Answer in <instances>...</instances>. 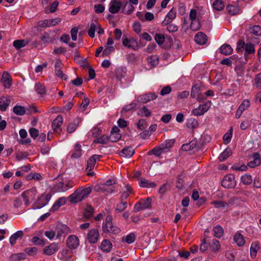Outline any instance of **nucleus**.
Instances as JSON below:
<instances>
[{
    "label": "nucleus",
    "instance_id": "1",
    "mask_svg": "<svg viewBox=\"0 0 261 261\" xmlns=\"http://www.w3.org/2000/svg\"><path fill=\"white\" fill-rule=\"evenodd\" d=\"M91 191L92 189L90 186L81 187L69 196V200L71 203H77L87 198Z\"/></svg>",
    "mask_w": 261,
    "mask_h": 261
},
{
    "label": "nucleus",
    "instance_id": "2",
    "mask_svg": "<svg viewBox=\"0 0 261 261\" xmlns=\"http://www.w3.org/2000/svg\"><path fill=\"white\" fill-rule=\"evenodd\" d=\"M68 229L66 225L59 224L56 227H52L45 231L44 235L50 240L54 238L58 239L63 234L67 233Z\"/></svg>",
    "mask_w": 261,
    "mask_h": 261
},
{
    "label": "nucleus",
    "instance_id": "3",
    "mask_svg": "<svg viewBox=\"0 0 261 261\" xmlns=\"http://www.w3.org/2000/svg\"><path fill=\"white\" fill-rule=\"evenodd\" d=\"M236 50L238 53L245 50L244 58L246 61L250 58V55H254L255 51L254 45L252 43H246L244 41L240 40L237 42Z\"/></svg>",
    "mask_w": 261,
    "mask_h": 261
},
{
    "label": "nucleus",
    "instance_id": "4",
    "mask_svg": "<svg viewBox=\"0 0 261 261\" xmlns=\"http://www.w3.org/2000/svg\"><path fill=\"white\" fill-rule=\"evenodd\" d=\"M112 216L108 215L107 216L105 222L102 225L103 229L105 231H107L114 234H117L120 232V229L116 226H113L112 224Z\"/></svg>",
    "mask_w": 261,
    "mask_h": 261
},
{
    "label": "nucleus",
    "instance_id": "5",
    "mask_svg": "<svg viewBox=\"0 0 261 261\" xmlns=\"http://www.w3.org/2000/svg\"><path fill=\"white\" fill-rule=\"evenodd\" d=\"M37 191L32 189L23 192L21 194L25 206H28L33 201L36 196Z\"/></svg>",
    "mask_w": 261,
    "mask_h": 261
},
{
    "label": "nucleus",
    "instance_id": "6",
    "mask_svg": "<svg viewBox=\"0 0 261 261\" xmlns=\"http://www.w3.org/2000/svg\"><path fill=\"white\" fill-rule=\"evenodd\" d=\"M116 184L115 179H109L107 180L104 185H97L95 187V190L99 191L100 190L106 191L110 193H113L115 190V187L113 185Z\"/></svg>",
    "mask_w": 261,
    "mask_h": 261
},
{
    "label": "nucleus",
    "instance_id": "7",
    "mask_svg": "<svg viewBox=\"0 0 261 261\" xmlns=\"http://www.w3.org/2000/svg\"><path fill=\"white\" fill-rule=\"evenodd\" d=\"M212 106V102L211 101H207L194 109L192 113L196 116H200L204 115L210 108Z\"/></svg>",
    "mask_w": 261,
    "mask_h": 261
},
{
    "label": "nucleus",
    "instance_id": "8",
    "mask_svg": "<svg viewBox=\"0 0 261 261\" xmlns=\"http://www.w3.org/2000/svg\"><path fill=\"white\" fill-rule=\"evenodd\" d=\"M50 199V196L48 194L41 195L33 205L34 209H39L45 206Z\"/></svg>",
    "mask_w": 261,
    "mask_h": 261
},
{
    "label": "nucleus",
    "instance_id": "9",
    "mask_svg": "<svg viewBox=\"0 0 261 261\" xmlns=\"http://www.w3.org/2000/svg\"><path fill=\"white\" fill-rule=\"evenodd\" d=\"M222 186L225 188H233L236 186V181L234 176L233 174H228L225 175L222 181Z\"/></svg>",
    "mask_w": 261,
    "mask_h": 261
},
{
    "label": "nucleus",
    "instance_id": "10",
    "mask_svg": "<svg viewBox=\"0 0 261 261\" xmlns=\"http://www.w3.org/2000/svg\"><path fill=\"white\" fill-rule=\"evenodd\" d=\"M73 186L71 181H66L65 182H58L54 186V190L57 192H64Z\"/></svg>",
    "mask_w": 261,
    "mask_h": 261
},
{
    "label": "nucleus",
    "instance_id": "11",
    "mask_svg": "<svg viewBox=\"0 0 261 261\" xmlns=\"http://www.w3.org/2000/svg\"><path fill=\"white\" fill-rule=\"evenodd\" d=\"M122 44L125 47L134 50H136L138 48V42L133 38L123 37L122 38Z\"/></svg>",
    "mask_w": 261,
    "mask_h": 261
},
{
    "label": "nucleus",
    "instance_id": "12",
    "mask_svg": "<svg viewBox=\"0 0 261 261\" xmlns=\"http://www.w3.org/2000/svg\"><path fill=\"white\" fill-rule=\"evenodd\" d=\"M68 248L70 249H76L80 244L79 238L75 235H71L68 237L66 241Z\"/></svg>",
    "mask_w": 261,
    "mask_h": 261
},
{
    "label": "nucleus",
    "instance_id": "13",
    "mask_svg": "<svg viewBox=\"0 0 261 261\" xmlns=\"http://www.w3.org/2000/svg\"><path fill=\"white\" fill-rule=\"evenodd\" d=\"M63 64L60 60H57L56 61L55 68V73L57 76L61 78L62 80H66L67 79V76L63 73L62 68Z\"/></svg>",
    "mask_w": 261,
    "mask_h": 261
},
{
    "label": "nucleus",
    "instance_id": "14",
    "mask_svg": "<svg viewBox=\"0 0 261 261\" xmlns=\"http://www.w3.org/2000/svg\"><path fill=\"white\" fill-rule=\"evenodd\" d=\"M122 7V3L117 0H112L109 4V12L112 14L117 13Z\"/></svg>",
    "mask_w": 261,
    "mask_h": 261
},
{
    "label": "nucleus",
    "instance_id": "15",
    "mask_svg": "<svg viewBox=\"0 0 261 261\" xmlns=\"http://www.w3.org/2000/svg\"><path fill=\"white\" fill-rule=\"evenodd\" d=\"M191 96L193 98H196L197 100L199 102L205 99L204 96L201 94L200 88L197 86H192Z\"/></svg>",
    "mask_w": 261,
    "mask_h": 261
},
{
    "label": "nucleus",
    "instance_id": "16",
    "mask_svg": "<svg viewBox=\"0 0 261 261\" xmlns=\"http://www.w3.org/2000/svg\"><path fill=\"white\" fill-rule=\"evenodd\" d=\"M176 16V10L175 8H172L166 16L165 19L162 22V25H166L171 22Z\"/></svg>",
    "mask_w": 261,
    "mask_h": 261
},
{
    "label": "nucleus",
    "instance_id": "17",
    "mask_svg": "<svg viewBox=\"0 0 261 261\" xmlns=\"http://www.w3.org/2000/svg\"><path fill=\"white\" fill-rule=\"evenodd\" d=\"M156 97L157 95L155 93H148L139 96L138 98V100L143 103H146L150 101V100L156 99Z\"/></svg>",
    "mask_w": 261,
    "mask_h": 261
},
{
    "label": "nucleus",
    "instance_id": "18",
    "mask_svg": "<svg viewBox=\"0 0 261 261\" xmlns=\"http://www.w3.org/2000/svg\"><path fill=\"white\" fill-rule=\"evenodd\" d=\"M58 249V244L56 243H53L44 248V253L47 255H51L56 252Z\"/></svg>",
    "mask_w": 261,
    "mask_h": 261
},
{
    "label": "nucleus",
    "instance_id": "19",
    "mask_svg": "<svg viewBox=\"0 0 261 261\" xmlns=\"http://www.w3.org/2000/svg\"><path fill=\"white\" fill-rule=\"evenodd\" d=\"M67 201V199L65 197H62L56 200L53 206L49 210V212L51 213H54L57 211L60 207L64 205Z\"/></svg>",
    "mask_w": 261,
    "mask_h": 261
},
{
    "label": "nucleus",
    "instance_id": "20",
    "mask_svg": "<svg viewBox=\"0 0 261 261\" xmlns=\"http://www.w3.org/2000/svg\"><path fill=\"white\" fill-rule=\"evenodd\" d=\"M99 238V232L96 229H92L89 230L87 239L89 242L91 243H95L97 242Z\"/></svg>",
    "mask_w": 261,
    "mask_h": 261
},
{
    "label": "nucleus",
    "instance_id": "21",
    "mask_svg": "<svg viewBox=\"0 0 261 261\" xmlns=\"http://www.w3.org/2000/svg\"><path fill=\"white\" fill-rule=\"evenodd\" d=\"M71 253L72 251L70 249H64L58 253V257L61 260H70L72 258Z\"/></svg>",
    "mask_w": 261,
    "mask_h": 261
},
{
    "label": "nucleus",
    "instance_id": "22",
    "mask_svg": "<svg viewBox=\"0 0 261 261\" xmlns=\"http://www.w3.org/2000/svg\"><path fill=\"white\" fill-rule=\"evenodd\" d=\"M1 81L3 86L6 88H9L11 87L12 84V79L8 72L5 71L3 73Z\"/></svg>",
    "mask_w": 261,
    "mask_h": 261
},
{
    "label": "nucleus",
    "instance_id": "23",
    "mask_svg": "<svg viewBox=\"0 0 261 261\" xmlns=\"http://www.w3.org/2000/svg\"><path fill=\"white\" fill-rule=\"evenodd\" d=\"M195 41L196 43L203 45L205 44L207 40V36L202 32H198L195 36Z\"/></svg>",
    "mask_w": 261,
    "mask_h": 261
},
{
    "label": "nucleus",
    "instance_id": "24",
    "mask_svg": "<svg viewBox=\"0 0 261 261\" xmlns=\"http://www.w3.org/2000/svg\"><path fill=\"white\" fill-rule=\"evenodd\" d=\"M100 155L94 154L87 161V167L86 170L87 171H92L94 168L96 161L99 159Z\"/></svg>",
    "mask_w": 261,
    "mask_h": 261
},
{
    "label": "nucleus",
    "instance_id": "25",
    "mask_svg": "<svg viewBox=\"0 0 261 261\" xmlns=\"http://www.w3.org/2000/svg\"><path fill=\"white\" fill-rule=\"evenodd\" d=\"M253 160L249 162L248 164V166L251 168H254L261 164V159L258 153H255L252 156Z\"/></svg>",
    "mask_w": 261,
    "mask_h": 261
},
{
    "label": "nucleus",
    "instance_id": "26",
    "mask_svg": "<svg viewBox=\"0 0 261 261\" xmlns=\"http://www.w3.org/2000/svg\"><path fill=\"white\" fill-rule=\"evenodd\" d=\"M211 204L213 205L215 208L221 209L224 211H227L229 206L228 203L221 200H216L212 201Z\"/></svg>",
    "mask_w": 261,
    "mask_h": 261
},
{
    "label": "nucleus",
    "instance_id": "27",
    "mask_svg": "<svg viewBox=\"0 0 261 261\" xmlns=\"http://www.w3.org/2000/svg\"><path fill=\"white\" fill-rule=\"evenodd\" d=\"M63 121V117L61 116H58L53 121L52 123L53 129L56 132L58 133L61 131L60 127L62 125Z\"/></svg>",
    "mask_w": 261,
    "mask_h": 261
},
{
    "label": "nucleus",
    "instance_id": "28",
    "mask_svg": "<svg viewBox=\"0 0 261 261\" xmlns=\"http://www.w3.org/2000/svg\"><path fill=\"white\" fill-rule=\"evenodd\" d=\"M23 236V232L22 230H18L15 233L13 234L9 239V242L11 245H14L16 244V241L19 239L22 238Z\"/></svg>",
    "mask_w": 261,
    "mask_h": 261
},
{
    "label": "nucleus",
    "instance_id": "29",
    "mask_svg": "<svg viewBox=\"0 0 261 261\" xmlns=\"http://www.w3.org/2000/svg\"><path fill=\"white\" fill-rule=\"evenodd\" d=\"M139 186L142 188H151L155 186V184L151 181L147 180L144 178L138 179Z\"/></svg>",
    "mask_w": 261,
    "mask_h": 261
},
{
    "label": "nucleus",
    "instance_id": "30",
    "mask_svg": "<svg viewBox=\"0 0 261 261\" xmlns=\"http://www.w3.org/2000/svg\"><path fill=\"white\" fill-rule=\"evenodd\" d=\"M233 241L239 246H243L245 243L243 236L239 232H237L234 235Z\"/></svg>",
    "mask_w": 261,
    "mask_h": 261
},
{
    "label": "nucleus",
    "instance_id": "31",
    "mask_svg": "<svg viewBox=\"0 0 261 261\" xmlns=\"http://www.w3.org/2000/svg\"><path fill=\"white\" fill-rule=\"evenodd\" d=\"M81 145L79 143L75 144L71 157L73 159H77L82 155Z\"/></svg>",
    "mask_w": 261,
    "mask_h": 261
},
{
    "label": "nucleus",
    "instance_id": "32",
    "mask_svg": "<svg viewBox=\"0 0 261 261\" xmlns=\"http://www.w3.org/2000/svg\"><path fill=\"white\" fill-rule=\"evenodd\" d=\"M10 99L8 97L0 98V111H5L10 103Z\"/></svg>",
    "mask_w": 261,
    "mask_h": 261
},
{
    "label": "nucleus",
    "instance_id": "33",
    "mask_svg": "<svg viewBox=\"0 0 261 261\" xmlns=\"http://www.w3.org/2000/svg\"><path fill=\"white\" fill-rule=\"evenodd\" d=\"M135 153V150L131 147L123 148L121 152L120 155L125 158H130Z\"/></svg>",
    "mask_w": 261,
    "mask_h": 261
},
{
    "label": "nucleus",
    "instance_id": "34",
    "mask_svg": "<svg viewBox=\"0 0 261 261\" xmlns=\"http://www.w3.org/2000/svg\"><path fill=\"white\" fill-rule=\"evenodd\" d=\"M132 191V188L128 185L125 186L124 189H122V192L120 197V201H125L127 198Z\"/></svg>",
    "mask_w": 261,
    "mask_h": 261
},
{
    "label": "nucleus",
    "instance_id": "35",
    "mask_svg": "<svg viewBox=\"0 0 261 261\" xmlns=\"http://www.w3.org/2000/svg\"><path fill=\"white\" fill-rule=\"evenodd\" d=\"M232 51V48L227 44H224L220 47V52L225 56L230 55Z\"/></svg>",
    "mask_w": 261,
    "mask_h": 261
},
{
    "label": "nucleus",
    "instance_id": "36",
    "mask_svg": "<svg viewBox=\"0 0 261 261\" xmlns=\"http://www.w3.org/2000/svg\"><path fill=\"white\" fill-rule=\"evenodd\" d=\"M100 247L103 251L109 252L112 249V244L109 240H104L102 241L101 243Z\"/></svg>",
    "mask_w": 261,
    "mask_h": 261
},
{
    "label": "nucleus",
    "instance_id": "37",
    "mask_svg": "<svg viewBox=\"0 0 261 261\" xmlns=\"http://www.w3.org/2000/svg\"><path fill=\"white\" fill-rule=\"evenodd\" d=\"M260 248L259 243L257 242H253L250 247V255L251 257L254 258L256 256L257 251Z\"/></svg>",
    "mask_w": 261,
    "mask_h": 261
},
{
    "label": "nucleus",
    "instance_id": "38",
    "mask_svg": "<svg viewBox=\"0 0 261 261\" xmlns=\"http://www.w3.org/2000/svg\"><path fill=\"white\" fill-rule=\"evenodd\" d=\"M174 144V141L172 139H170L166 140L160 146L162 148V149H163V151L166 152L169 150L170 148L173 146Z\"/></svg>",
    "mask_w": 261,
    "mask_h": 261
},
{
    "label": "nucleus",
    "instance_id": "39",
    "mask_svg": "<svg viewBox=\"0 0 261 261\" xmlns=\"http://www.w3.org/2000/svg\"><path fill=\"white\" fill-rule=\"evenodd\" d=\"M196 141L194 140L189 143L183 144L181 148L183 150L188 151L194 149L196 147Z\"/></svg>",
    "mask_w": 261,
    "mask_h": 261
},
{
    "label": "nucleus",
    "instance_id": "40",
    "mask_svg": "<svg viewBox=\"0 0 261 261\" xmlns=\"http://www.w3.org/2000/svg\"><path fill=\"white\" fill-rule=\"evenodd\" d=\"M29 41L27 39L16 40L13 42V45L16 49H20L28 44Z\"/></svg>",
    "mask_w": 261,
    "mask_h": 261
},
{
    "label": "nucleus",
    "instance_id": "41",
    "mask_svg": "<svg viewBox=\"0 0 261 261\" xmlns=\"http://www.w3.org/2000/svg\"><path fill=\"white\" fill-rule=\"evenodd\" d=\"M200 19L191 20L190 28L193 31H198L201 28Z\"/></svg>",
    "mask_w": 261,
    "mask_h": 261
},
{
    "label": "nucleus",
    "instance_id": "42",
    "mask_svg": "<svg viewBox=\"0 0 261 261\" xmlns=\"http://www.w3.org/2000/svg\"><path fill=\"white\" fill-rule=\"evenodd\" d=\"M231 154V150L230 148H227L219 156L220 161L223 162L228 158Z\"/></svg>",
    "mask_w": 261,
    "mask_h": 261
},
{
    "label": "nucleus",
    "instance_id": "43",
    "mask_svg": "<svg viewBox=\"0 0 261 261\" xmlns=\"http://www.w3.org/2000/svg\"><path fill=\"white\" fill-rule=\"evenodd\" d=\"M127 207V202L126 201H120L116 205L115 211L116 213H120L125 210Z\"/></svg>",
    "mask_w": 261,
    "mask_h": 261
},
{
    "label": "nucleus",
    "instance_id": "44",
    "mask_svg": "<svg viewBox=\"0 0 261 261\" xmlns=\"http://www.w3.org/2000/svg\"><path fill=\"white\" fill-rule=\"evenodd\" d=\"M213 233L215 237L220 238L223 234V229L220 225H217L213 228Z\"/></svg>",
    "mask_w": 261,
    "mask_h": 261
},
{
    "label": "nucleus",
    "instance_id": "45",
    "mask_svg": "<svg viewBox=\"0 0 261 261\" xmlns=\"http://www.w3.org/2000/svg\"><path fill=\"white\" fill-rule=\"evenodd\" d=\"M134 9L135 8L132 4L127 2L123 8V12L126 14L129 15L134 12Z\"/></svg>",
    "mask_w": 261,
    "mask_h": 261
},
{
    "label": "nucleus",
    "instance_id": "46",
    "mask_svg": "<svg viewBox=\"0 0 261 261\" xmlns=\"http://www.w3.org/2000/svg\"><path fill=\"white\" fill-rule=\"evenodd\" d=\"M220 248L219 242L217 240L213 239L210 244V249L214 252H217Z\"/></svg>",
    "mask_w": 261,
    "mask_h": 261
},
{
    "label": "nucleus",
    "instance_id": "47",
    "mask_svg": "<svg viewBox=\"0 0 261 261\" xmlns=\"http://www.w3.org/2000/svg\"><path fill=\"white\" fill-rule=\"evenodd\" d=\"M224 7V3L222 0H216L213 3V8L217 11H221Z\"/></svg>",
    "mask_w": 261,
    "mask_h": 261
},
{
    "label": "nucleus",
    "instance_id": "48",
    "mask_svg": "<svg viewBox=\"0 0 261 261\" xmlns=\"http://www.w3.org/2000/svg\"><path fill=\"white\" fill-rule=\"evenodd\" d=\"M136 240V236L134 233H130L122 238V241L127 244L133 243Z\"/></svg>",
    "mask_w": 261,
    "mask_h": 261
},
{
    "label": "nucleus",
    "instance_id": "49",
    "mask_svg": "<svg viewBox=\"0 0 261 261\" xmlns=\"http://www.w3.org/2000/svg\"><path fill=\"white\" fill-rule=\"evenodd\" d=\"M97 23L92 22L90 24L89 30L88 33L90 37L94 38L95 37V32L97 30Z\"/></svg>",
    "mask_w": 261,
    "mask_h": 261
},
{
    "label": "nucleus",
    "instance_id": "50",
    "mask_svg": "<svg viewBox=\"0 0 261 261\" xmlns=\"http://www.w3.org/2000/svg\"><path fill=\"white\" fill-rule=\"evenodd\" d=\"M79 123V120H74L72 123H70L67 126V132L69 133H72L76 129Z\"/></svg>",
    "mask_w": 261,
    "mask_h": 261
},
{
    "label": "nucleus",
    "instance_id": "51",
    "mask_svg": "<svg viewBox=\"0 0 261 261\" xmlns=\"http://www.w3.org/2000/svg\"><path fill=\"white\" fill-rule=\"evenodd\" d=\"M241 181L244 185H250L252 182V176L249 174H246L242 176Z\"/></svg>",
    "mask_w": 261,
    "mask_h": 261
},
{
    "label": "nucleus",
    "instance_id": "52",
    "mask_svg": "<svg viewBox=\"0 0 261 261\" xmlns=\"http://www.w3.org/2000/svg\"><path fill=\"white\" fill-rule=\"evenodd\" d=\"M14 113L17 115H23L25 114L24 107L20 106H15L13 108Z\"/></svg>",
    "mask_w": 261,
    "mask_h": 261
},
{
    "label": "nucleus",
    "instance_id": "53",
    "mask_svg": "<svg viewBox=\"0 0 261 261\" xmlns=\"http://www.w3.org/2000/svg\"><path fill=\"white\" fill-rule=\"evenodd\" d=\"M200 14L195 9H191L189 14V19L190 20H195L197 19H200Z\"/></svg>",
    "mask_w": 261,
    "mask_h": 261
},
{
    "label": "nucleus",
    "instance_id": "54",
    "mask_svg": "<svg viewBox=\"0 0 261 261\" xmlns=\"http://www.w3.org/2000/svg\"><path fill=\"white\" fill-rule=\"evenodd\" d=\"M109 141V137L107 136L103 135L100 137L97 138L94 140V142L95 143H99L101 144H106Z\"/></svg>",
    "mask_w": 261,
    "mask_h": 261
},
{
    "label": "nucleus",
    "instance_id": "55",
    "mask_svg": "<svg viewBox=\"0 0 261 261\" xmlns=\"http://www.w3.org/2000/svg\"><path fill=\"white\" fill-rule=\"evenodd\" d=\"M148 63L152 66L154 67L158 64V58L155 56H151L147 59Z\"/></svg>",
    "mask_w": 261,
    "mask_h": 261
},
{
    "label": "nucleus",
    "instance_id": "56",
    "mask_svg": "<svg viewBox=\"0 0 261 261\" xmlns=\"http://www.w3.org/2000/svg\"><path fill=\"white\" fill-rule=\"evenodd\" d=\"M121 138V135L118 133L111 132V134L109 137V140L111 142H115L118 141Z\"/></svg>",
    "mask_w": 261,
    "mask_h": 261
},
{
    "label": "nucleus",
    "instance_id": "57",
    "mask_svg": "<svg viewBox=\"0 0 261 261\" xmlns=\"http://www.w3.org/2000/svg\"><path fill=\"white\" fill-rule=\"evenodd\" d=\"M250 32L252 34L257 36H261V27L259 25H254L250 28Z\"/></svg>",
    "mask_w": 261,
    "mask_h": 261
},
{
    "label": "nucleus",
    "instance_id": "58",
    "mask_svg": "<svg viewBox=\"0 0 261 261\" xmlns=\"http://www.w3.org/2000/svg\"><path fill=\"white\" fill-rule=\"evenodd\" d=\"M165 152L163 151V149H162V148L160 146L158 147L153 148L152 150L148 152V154L149 155H151L152 154H153L155 155L156 156H160L163 153H164Z\"/></svg>",
    "mask_w": 261,
    "mask_h": 261
},
{
    "label": "nucleus",
    "instance_id": "59",
    "mask_svg": "<svg viewBox=\"0 0 261 261\" xmlns=\"http://www.w3.org/2000/svg\"><path fill=\"white\" fill-rule=\"evenodd\" d=\"M23 201V198L22 197V196H19L18 197H17L14 201V206L15 208H23V204H22V201Z\"/></svg>",
    "mask_w": 261,
    "mask_h": 261
},
{
    "label": "nucleus",
    "instance_id": "60",
    "mask_svg": "<svg viewBox=\"0 0 261 261\" xmlns=\"http://www.w3.org/2000/svg\"><path fill=\"white\" fill-rule=\"evenodd\" d=\"M187 126L191 129L196 128L198 124V121L195 118H190L187 121Z\"/></svg>",
    "mask_w": 261,
    "mask_h": 261
},
{
    "label": "nucleus",
    "instance_id": "61",
    "mask_svg": "<svg viewBox=\"0 0 261 261\" xmlns=\"http://www.w3.org/2000/svg\"><path fill=\"white\" fill-rule=\"evenodd\" d=\"M250 107V101L248 100H244L238 108V109L243 112Z\"/></svg>",
    "mask_w": 261,
    "mask_h": 261
},
{
    "label": "nucleus",
    "instance_id": "62",
    "mask_svg": "<svg viewBox=\"0 0 261 261\" xmlns=\"http://www.w3.org/2000/svg\"><path fill=\"white\" fill-rule=\"evenodd\" d=\"M35 88L37 92L40 94H43L46 92L45 87L40 83L36 84Z\"/></svg>",
    "mask_w": 261,
    "mask_h": 261
},
{
    "label": "nucleus",
    "instance_id": "63",
    "mask_svg": "<svg viewBox=\"0 0 261 261\" xmlns=\"http://www.w3.org/2000/svg\"><path fill=\"white\" fill-rule=\"evenodd\" d=\"M226 10L227 12L230 15H235L238 13L239 11L237 7L230 5L227 6Z\"/></svg>",
    "mask_w": 261,
    "mask_h": 261
},
{
    "label": "nucleus",
    "instance_id": "64",
    "mask_svg": "<svg viewBox=\"0 0 261 261\" xmlns=\"http://www.w3.org/2000/svg\"><path fill=\"white\" fill-rule=\"evenodd\" d=\"M140 201L144 209L148 208L151 207V199L150 198L148 197L146 199H142Z\"/></svg>",
    "mask_w": 261,
    "mask_h": 261
}]
</instances>
